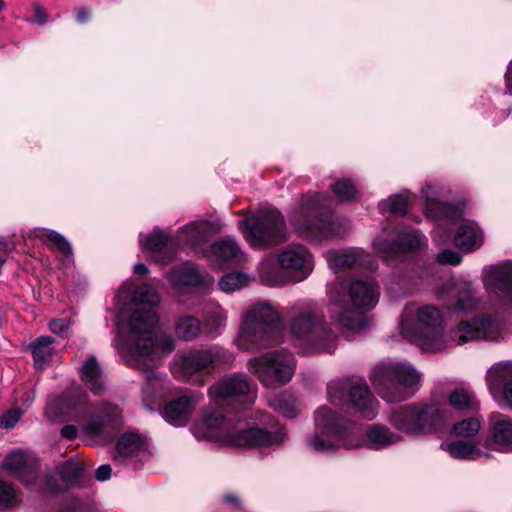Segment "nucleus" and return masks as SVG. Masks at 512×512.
<instances>
[{"instance_id":"obj_52","label":"nucleus","mask_w":512,"mask_h":512,"mask_svg":"<svg viewBox=\"0 0 512 512\" xmlns=\"http://www.w3.org/2000/svg\"><path fill=\"white\" fill-rule=\"evenodd\" d=\"M57 476H59L57 471L46 474L44 484L45 491L56 493L62 489L61 484L58 482Z\"/></svg>"},{"instance_id":"obj_18","label":"nucleus","mask_w":512,"mask_h":512,"mask_svg":"<svg viewBox=\"0 0 512 512\" xmlns=\"http://www.w3.org/2000/svg\"><path fill=\"white\" fill-rule=\"evenodd\" d=\"M2 467L25 485L35 483L40 471V463L36 455L22 450L7 454L3 459Z\"/></svg>"},{"instance_id":"obj_59","label":"nucleus","mask_w":512,"mask_h":512,"mask_svg":"<svg viewBox=\"0 0 512 512\" xmlns=\"http://www.w3.org/2000/svg\"><path fill=\"white\" fill-rule=\"evenodd\" d=\"M505 84L509 93L512 94V64L508 66V69L505 74Z\"/></svg>"},{"instance_id":"obj_33","label":"nucleus","mask_w":512,"mask_h":512,"mask_svg":"<svg viewBox=\"0 0 512 512\" xmlns=\"http://www.w3.org/2000/svg\"><path fill=\"white\" fill-rule=\"evenodd\" d=\"M175 336L185 342H192L204 335L202 322L194 315H183L174 324Z\"/></svg>"},{"instance_id":"obj_2","label":"nucleus","mask_w":512,"mask_h":512,"mask_svg":"<svg viewBox=\"0 0 512 512\" xmlns=\"http://www.w3.org/2000/svg\"><path fill=\"white\" fill-rule=\"evenodd\" d=\"M158 321L156 311L135 309L127 323L130 337L125 342L129 365L143 371L147 388L151 391L161 385V378L156 370L160 354H170L175 349V341L171 335L154 333Z\"/></svg>"},{"instance_id":"obj_56","label":"nucleus","mask_w":512,"mask_h":512,"mask_svg":"<svg viewBox=\"0 0 512 512\" xmlns=\"http://www.w3.org/2000/svg\"><path fill=\"white\" fill-rule=\"evenodd\" d=\"M60 434L67 440H74L77 437L78 429L75 425H65L61 428Z\"/></svg>"},{"instance_id":"obj_46","label":"nucleus","mask_w":512,"mask_h":512,"mask_svg":"<svg viewBox=\"0 0 512 512\" xmlns=\"http://www.w3.org/2000/svg\"><path fill=\"white\" fill-rule=\"evenodd\" d=\"M408 199L404 195H394L380 203L382 212H389L394 215L403 216L407 212Z\"/></svg>"},{"instance_id":"obj_36","label":"nucleus","mask_w":512,"mask_h":512,"mask_svg":"<svg viewBox=\"0 0 512 512\" xmlns=\"http://www.w3.org/2000/svg\"><path fill=\"white\" fill-rule=\"evenodd\" d=\"M453 303L449 308L454 311L470 312L475 309L477 301L470 283L464 282L455 286Z\"/></svg>"},{"instance_id":"obj_14","label":"nucleus","mask_w":512,"mask_h":512,"mask_svg":"<svg viewBox=\"0 0 512 512\" xmlns=\"http://www.w3.org/2000/svg\"><path fill=\"white\" fill-rule=\"evenodd\" d=\"M248 366L264 386L279 387L291 380L295 359L286 350L273 351L251 359Z\"/></svg>"},{"instance_id":"obj_55","label":"nucleus","mask_w":512,"mask_h":512,"mask_svg":"<svg viewBox=\"0 0 512 512\" xmlns=\"http://www.w3.org/2000/svg\"><path fill=\"white\" fill-rule=\"evenodd\" d=\"M112 468L109 464L99 466L95 471V477L98 481H105L111 477Z\"/></svg>"},{"instance_id":"obj_15","label":"nucleus","mask_w":512,"mask_h":512,"mask_svg":"<svg viewBox=\"0 0 512 512\" xmlns=\"http://www.w3.org/2000/svg\"><path fill=\"white\" fill-rule=\"evenodd\" d=\"M425 240L422 233L410 227L401 230L385 227L373 240V246L378 255L389 263L418 249Z\"/></svg>"},{"instance_id":"obj_4","label":"nucleus","mask_w":512,"mask_h":512,"mask_svg":"<svg viewBox=\"0 0 512 512\" xmlns=\"http://www.w3.org/2000/svg\"><path fill=\"white\" fill-rule=\"evenodd\" d=\"M379 298L378 285L373 280H354L340 283L330 306L331 317L342 327L356 331L362 328L356 310H372Z\"/></svg>"},{"instance_id":"obj_29","label":"nucleus","mask_w":512,"mask_h":512,"mask_svg":"<svg viewBox=\"0 0 512 512\" xmlns=\"http://www.w3.org/2000/svg\"><path fill=\"white\" fill-rule=\"evenodd\" d=\"M56 340L52 336H40L27 345V350L33 357L34 368L43 371L51 361L56 349Z\"/></svg>"},{"instance_id":"obj_44","label":"nucleus","mask_w":512,"mask_h":512,"mask_svg":"<svg viewBox=\"0 0 512 512\" xmlns=\"http://www.w3.org/2000/svg\"><path fill=\"white\" fill-rule=\"evenodd\" d=\"M480 427V421L475 417H470L455 423L451 428V434L455 436L470 438L479 432Z\"/></svg>"},{"instance_id":"obj_27","label":"nucleus","mask_w":512,"mask_h":512,"mask_svg":"<svg viewBox=\"0 0 512 512\" xmlns=\"http://www.w3.org/2000/svg\"><path fill=\"white\" fill-rule=\"evenodd\" d=\"M258 274L260 281L269 286H282L288 282L287 272L281 266L279 258L267 255L259 264Z\"/></svg>"},{"instance_id":"obj_35","label":"nucleus","mask_w":512,"mask_h":512,"mask_svg":"<svg viewBox=\"0 0 512 512\" xmlns=\"http://www.w3.org/2000/svg\"><path fill=\"white\" fill-rule=\"evenodd\" d=\"M448 404L456 411L474 412L479 409V403L474 393L465 388H455L448 396Z\"/></svg>"},{"instance_id":"obj_38","label":"nucleus","mask_w":512,"mask_h":512,"mask_svg":"<svg viewBox=\"0 0 512 512\" xmlns=\"http://www.w3.org/2000/svg\"><path fill=\"white\" fill-rule=\"evenodd\" d=\"M36 238L41 239L49 246H55L70 261L73 258L72 247L70 243L58 232L44 228L34 230Z\"/></svg>"},{"instance_id":"obj_30","label":"nucleus","mask_w":512,"mask_h":512,"mask_svg":"<svg viewBox=\"0 0 512 512\" xmlns=\"http://www.w3.org/2000/svg\"><path fill=\"white\" fill-rule=\"evenodd\" d=\"M482 241V232L473 222L460 225L454 235L455 245L464 252H471L479 248Z\"/></svg>"},{"instance_id":"obj_31","label":"nucleus","mask_w":512,"mask_h":512,"mask_svg":"<svg viewBox=\"0 0 512 512\" xmlns=\"http://www.w3.org/2000/svg\"><path fill=\"white\" fill-rule=\"evenodd\" d=\"M57 474L63 483L72 487H85L90 480L83 464L72 459L59 464L57 466Z\"/></svg>"},{"instance_id":"obj_19","label":"nucleus","mask_w":512,"mask_h":512,"mask_svg":"<svg viewBox=\"0 0 512 512\" xmlns=\"http://www.w3.org/2000/svg\"><path fill=\"white\" fill-rule=\"evenodd\" d=\"M498 324L489 316L475 317L460 322L453 331V339L457 345L474 340L494 341L498 336Z\"/></svg>"},{"instance_id":"obj_64","label":"nucleus","mask_w":512,"mask_h":512,"mask_svg":"<svg viewBox=\"0 0 512 512\" xmlns=\"http://www.w3.org/2000/svg\"><path fill=\"white\" fill-rule=\"evenodd\" d=\"M5 7V2L3 0H0V11H2Z\"/></svg>"},{"instance_id":"obj_13","label":"nucleus","mask_w":512,"mask_h":512,"mask_svg":"<svg viewBox=\"0 0 512 512\" xmlns=\"http://www.w3.org/2000/svg\"><path fill=\"white\" fill-rule=\"evenodd\" d=\"M234 361L232 352L219 345H212L205 349H192L182 355L174 371L179 379L190 382L198 374L228 369Z\"/></svg>"},{"instance_id":"obj_51","label":"nucleus","mask_w":512,"mask_h":512,"mask_svg":"<svg viewBox=\"0 0 512 512\" xmlns=\"http://www.w3.org/2000/svg\"><path fill=\"white\" fill-rule=\"evenodd\" d=\"M436 261L440 264L458 265L461 256L452 249H445L436 256Z\"/></svg>"},{"instance_id":"obj_54","label":"nucleus","mask_w":512,"mask_h":512,"mask_svg":"<svg viewBox=\"0 0 512 512\" xmlns=\"http://www.w3.org/2000/svg\"><path fill=\"white\" fill-rule=\"evenodd\" d=\"M33 7L35 13L34 21L39 25H44L48 21V14L45 8L38 3H35Z\"/></svg>"},{"instance_id":"obj_6","label":"nucleus","mask_w":512,"mask_h":512,"mask_svg":"<svg viewBox=\"0 0 512 512\" xmlns=\"http://www.w3.org/2000/svg\"><path fill=\"white\" fill-rule=\"evenodd\" d=\"M203 425L207 429L204 436L219 439L226 445L239 448H265L279 445L284 432L279 426L273 430L266 428L235 429L229 428L224 414L217 410L205 411Z\"/></svg>"},{"instance_id":"obj_49","label":"nucleus","mask_w":512,"mask_h":512,"mask_svg":"<svg viewBox=\"0 0 512 512\" xmlns=\"http://www.w3.org/2000/svg\"><path fill=\"white\" fill-rule=\"evenodd\" d=\"M22 411L18 408L7 410L0 418V426L6 429L13 428L20 420Z\"/></svg>"},{"instance_id":"obj_42","label":"nucleus","mask_w":512,"mask_h":512,"mask_svg":"<svg viewBox=\"0 0 512 512\" xmlns=\"http://www.w3.org/2000/svg\"><path fill=\"white\" fill-rule=\"evenodd\" d=\"M332 191L341 202H351L356 199L358 189L355 182L348 178H339L332 185Z\"/></svg>"},{"instance_id":"obj_39","label":"nucleus","mask_w":512,"mask_h":512,"mask_svg":"<svg viewBox=\"0 0 512 512\" xmlns=\"http://www.w3.org/2000/svg\"><path fill=\"white\" fill-rule=\"evenodd\" d=\"M453 458L463 460H476L482 456V452L471 442L456 440L441 446Z\"/></svg>"},{"instance_id":"obj_45","label":"nucleus","mask_w":512,"mask_h":512,"mask_svg":"<svg viewBox=\"0 0 512 512\" xmlns=\"http://www.w3.org/2000/svg\"><path fill=\"white\" fill-rule=\"evenodd\" d=\"M20 502L15 487L0 479V510L14 508Z\"/></svg>"},{"instance_id":"obj_7","label":"nucleus","mask_w":512,"mask_h":512,"mask_svg":"<svg viewBox=\"0 0 512 512\" xmlns=\"http://www.w3.org/2000/svg\"><path fill=\"white\" fill-rule=\"evenodd\" d=\"M280 335L278 312L269 304L257 303L242 316L237 345L241 350L255 352L276 345Z\"/></svg>"},{"instance_id":"obj_10","label":"nucleus","mask_w":512,"mask_h":512,"mask_svg":"<svg viewBox=\"0 0 512 512\" xmlns=\"http://www.w3.org/2000/svg\"><path fill=\"white\" fill-rule=\"evenodd\" d=\"M239 228L253 247L269 248L287 240V227L281 211L258 209L239 221Z\"/></svg>"},{"instance_id":"obj_9","label":"nucleus","mask_w":512,"mask_h":512,"mask_svg":"<svg viewBox=\"0 0 512 512\" xmlns=\"http://www.w3.org/2000/svg\"><path fill=\"white\" fill-rule=\"evenodd\" d=\"M450 412L434 404H406L393 409L391 425L407 435H427L436 432L450 421Z\"/></svg>"},{"instance_id":"obj_62","label":"nucleus","mask_w":512,"mask_h":512,"mask_svg":"<svg viewBox=\"0 0 512 512\" xmlns=\"http://www.w3.org/2000/svg\"><path fill=\"white\" fill-rule=\"evenodd\" d=\"M445 230L441 225H439L434 231H433V238L436 242H444V239L441 238V234L444 233Z\"/></svg>"},{"instance_id":"obj_12","label":"nucleus","mask_w":512,"mask_h":512,"mask_svg":"<svg viewBox=\"0 0 512 512\" xmlns=\"http://www.w3.org/2000/svg\"><path fill=\"white\" fill-rule=\"evenodd\" d=\"M329 401L346 412L372 420L377 415V400L373 397L367 383L362 381H335L327 386Z\"/></svg>"},{"instance_id":"obj_58","label":"nucleus","mask_w":512,"mask_h":512,"mask_svg":"<svg viewBox=\"0 0 512 512\" xmlns=\"http://www.w3.org/2000/svg\"><path fill=\"white\" fill-rule=\"evenodd\" d=\"M224 502L234 508H240V499L234 494H227L224 496Z\"/></svg>"},{"instance_id":"obj_40","label":"nucleus","mask_w":512,"mask_h":512,"mask_svg":"<svg viewBox=\"0 0 512 512\" xmlns=\"http://www.w3.org/2000/svg\"><path fill=\"white\" fill-rule=\"evenodd\" d=\"M270 406L287 418H295L299 413V403L289 392H281L270 400Z\"/></svg>"},{"instance_id":"obj_20","label":"nucleus","mask_w":512,"mask_h":512,"mask_svg":"<svg viewBox=\"0 0 512 512\" xmlns=\"http://www.w3.org/2000/svg\"><path fill=\"white\" fill-rule=\"evenodd\" d=\"M485 446L495 451L512 452V418L493 412L488 418V434Z\"/></svg>"},{"instance_id":"obj_47","label":"nucleus","mask_w":512,"mask_h":512,"mask_svg":"<svg viewBox=\"0 0 512 512\" xmlns=\"http://www.w3.org/2000/svg\"><path fill=\"white\" fill-rule=\"evenodd\" d=\"M433 207L437 212L438 218L457 221L462 217L461 209L453 204L447 202H436L434 204H430V209Z\"/></svg>"},{"instance_id":"obj_11","label":"nucleus","mask_w":512,"mask_h":512,"mask_svg":"<svg viewBox=\"0 0 512 512\" xmlns=\"http://www.w3.org/2000/svg\"><path fill=\"white\" fill-rule=\"evenodd\" d=\"M290 331L314 352L333 354L336 350L337 337L314 305H308L292 319Z\"/></svg>"},{"instance_id":"obj_5","label":"nucleus","mask_w":512,"mask_h":512,"mask_svg":"<svg viewBox=\"0 0 512 512\" xmlns=\"http://www.w3.org/2000/svg\"><path fill=\"white\" fill-rule=\"evenodd\" d=\"M401 333L422 350L438 352L444 347L442 314L432 305H406L400 321Z\"/></svg>"},{"instance_id":"obj_43","label":"nucleus","mask_w":512,"mask_h":512,"mask_svg":"<svg viewBox=\"0 0 512 512\" xmlns=\"http://www.w3.org/2000/svg\"><path fill=\"white\" fill-rule=\"evenodd\" d=\"M249 277L243 272H230L221 277L218 282L219 288L224 292H234L245 287Z\"/></svg>"},{"instance_id":"obj_16","label":"nucleus","mask_w":512,"mask_h":512,"mask_svg":"<svg viewBox=\"0 0 512 512\" xmlns=\"http://www.w3.org/2000/svg\"><path fill=\"white\" fill-rule=\"evenodd\" d=\"M208 394L217 406L251 405L255 400L249 377L243 373L223 376L208 389Z\"/></svg>"},{"instance_id":"obj_37","label":"nucleus","mask_w":512,"mask_h":512,"mask_svg":"<svg viewBox=\"0 0 512 512\" xmlns=\"http://www.w3.org/2000/svg\"><path fill=\"white\" fill-rule=\"evenodd\" d=\"M213 255L221 263H240L243 253L237 243L231 239H223L212 245Z\"/></svg>"},{"instance_id":"obj_22","label":"nucleus","mask_w":512,"mask_h":512,"mask_svg":"<svg viewBox=\"0 0 512 512\" xmlns=\"http://www.w3.org/2000/svg\"><path fill=\"white\" fill-rule=\"evenodd\" d=\"M167 278L170 285L176 290L204 287L212 280L207 273L201 271L191 262L173 267Z\"/></svg>"},{"instance_id":"obj_24","label":"nucleus","mask_w":512,"mask_h":512,"mask_svg":"<svg viewBox=\"0 0 512 512\" xmlns=\"http://www.w3.org/2000/svg\"><path fill=\"white\" fill-rule=\"evenodd\" d=\"M487 382L491 389L502 388L505 401L512 407V362L493 365L487 373Z\"/></svg>"},{"instance_id":"obj_8","label":"nucleus","mask_w":512,"mask_h":512,"mask_svg":"<svg viewBox=\"0 0 512 512\" xmlns=\"http://www.w3.org/2000/svg\"><path fill=\"white\" fill-rule=\"evenodd\" d=\"M370 380L378 395L387 402H401L414 394L420 374L409 364L382 362L370 374Z\"/></svg>"},{"instance_id":"obj_32","label":"nucleus","mask_w":512,"mask_h":512,"mask_svg":"<svg viewBox=\"0 0 512 512\" xmlns=\"http://www.w3.org/2000/svg\"><path fill=\"white\" fill-rule=\"evenodd\" d=\"M227 313L217 304L208 307L202 323L204 335L209 339L217 338L226 326Z\"/></svg>"},{"instance_id":"obj_61","label":"nucleus","mask_w":512,"mask_h":512,"mask_svg":"<svg viewBox=\"0 0 512 512\" xmlns=\"http://www.w3.org/2000/svg\"><path fill=\"white\" fill-rule=\"evenodd\" d=\"M133 271L135 274L140 276L147 275L149 272L147 266L143 263H137L136 265H134Z\"/></svg>"},{"instance_id":"obj_63","label":"nucleus","mask_w":512,"mask_h":512,"mask_svg":"<svg viewBox=\"0 0 512 512\" xmlns=\"http://www.w3.org/2000/svg\"><path fill=\"white\" fill-rule=\"evenodd\" d=\"M35 398V395H34V392L31 391L27 394V398L25 400V402H29V403H32V401L34 400Z\"/></svg>"},{"instance_id":"obj_28","label":"nucleus","mask_w":512,"mask_h":512,"mask_svg":"<svg viewBox=\"0 0 512 512\" xmlns=\"http://www.w3.org/2000/svg\"><path fill=\"white\" fill-rule=\"evenodd\" d=\"M487 282L512 305V263L490 266L486 270Z\"/></svg>"},{"instance_id":"obj_34","label":"nucleus","mask_w":512,"mask_h":512,"mask_svg":"<svg viewBox=\"0 0 512 512\" xmlns=\"http://www.w3.org/2000/svg\"><path fill=\"white\" fill-rule=\"evenodd\" d=\"M116 455L114 460L120 457L139 456L146 451V443L144 439L136 433H124L116 442Z\"/></svg>"},{"instance_id":"obj_3","label":"nucleus","mask_w":512,"mask_h":512,"mask_svg":"<svg viewBox=\"0 0 512 512\" xmlns=\"http://www.w3.org/2000/svg\"><path fill=\"white\" fill-rule=\"evenodd\" d=\"M288 219L296 231L306 238L322 240L339 235L330 197L325 192L301 195L289 209Z\"/></svg>"},{"instance_id":"obj_57","label":"nucleus","mask_w":512,"mask_h":512,"mask_svg":"<svg viewBox=\"0 0 512 512\" xmlns=\"http://www.w3.org/2000/svg\"><path fill=\"white\" fill-rule=\"evenodd\" d=\"M90 15H91L90 9H88L86 7H82L76 11L75 19L79 24H84L89 20Z\"/></svg>"},{"instance_id":"obj_1","label":"nucleus","mask_w":512,"mask_h":512,"mask_svg":"<svg viewBox=\"0 0 512 512\" xmlns=\"http://www.w3.org/2000/svg\"><path fill=\"white\" fill-rule=\"evenodd\" d=\"M314 420L315 435L307 442L316 452L360 446L380 450L401 440V436L382 425H370L363 432L359 424L336 414L327 406H321L315 411Z\"/></svg>"},{"instance_id":"obj_17","label":"nucleus","mask_w":512,"mask_h":512,"mask_svg":"<svg viewBox=\"0 0 512 512\" xmlns=\"http://www.w3.org/2000/svg\"><path fill=\"white\" fill-rule=\"evenodd\" d=\"M121 425V409L115 404L102 401L91 412L88 421L83 426V431L88 436L109 440L113 438Z\"/></svg>"},{"instance_id":"obj_41","label":"nucleus","mask_w":512,"mask_h":512,"mask_svg":"<svg viewBox=\"0 0 512 512\" xmlns=\"http://www.w3.org/2000/svg\"><path fill=\"white\" fill-rule=\"evenodd\" d=\"M131 300L135 304H144L148 305L149 308L147 310L155 311L154 307H156L160 301L159 295L157 291L148 284H142L137 286L131 295ZM143 311H146L144 308H140Z\"/></svg>"},{"instance_id":"obj_21","label":"nucleus","mask_w":512,"mask_h":512,"mask_svg":"<svg viewBox=\"0 0 512 512\" xmlns=\"http://www.w3.org/2000/svg\"><path fill=\"white\" fill-rule=\"evenodd\" d=\"M285 271H293L294 281L304 280L312 271L311 254L300 244H290L277 256Z\"/></svg>"},{"instance_id":"obj_48","label":"nucleus","mask_w":512,"mask_h":512,"mask_svg":"<svg viewBox=\"0 0 512 512\" xmlns=\"http://www.w3.org/2000/svg\"><path fill=\"white\" fill-rule=\"evenodd\" d=\"M358 260V255L353 251L335 253L330 259L331 265L340 269L351 268L358 264Z\"/></svg>"},{"instance_id":"obj_26","label":"nucleus","mask_w":512,"mask_h":512,"mask_svg":"<svg viewBox=\"0 0 512 512\" xmlns=\"http://www.w3.org/2000/svg\"><path fill=\"white\" fill-rule=\"evenodd\" d=\"M79 376L94 395H101L105 391V376L95 356L91 355L84 361L80 367Z\"/></svg>"},{"instance_id":"obj_53","label":"nucleus","mask_w":512,"mask_h":512,"mask_svg":"<svg viewBox=\"0 0 512 512\" xmlns=\"http://www.w3.org/2000/svg\"><path fill=\"white\" fill-rule=\"evenodd\" d=\"M49 329L52 333L62 336L68 329V325L64 319H55L50 322Z\"/></svg>"},{"instance_id":"obj_25","label":"nucleus","mask_w":512,"mask_h":512,"mask_svg":"<svg viewBox=\"0 0 512 512\" xmlns=\"http://www.w3.org/2000/svg\"><path fill=\"white\" fill-rule=\"evenodd\" d=\"M193 409V397L182 395L166 403L163 418L176 427L184 426L189 421Z\"/></svg>"},{"instance_id":"obj_60","label":"nucleus","mask_w":512,"mask_h":512,"mask_svg":"<svg viewBox=\"0 0 512 512\" xmlns=\"http://www.w3.org/2000/svg\"><path fill=\"white\" fill-rule=\"evenodd\" d=\"M14 249V245H12L9 241L4 238H0V251L8 254Z\"/></svg>"},{"instance_id":"obj_50","label":"nucleus","mask_w":512,"mask_h":512,"mask_svg":"<svg viewBox=\"0 0 512 512\" xmlns=\"http://www.w3.org/2000/svg\"><path fill=\"white\" fill-rule=\"evenodd\" d=\"M59 512H93V508L84 501L73 498L67 501Z\"/></svg>"},{"instance_id":"obj_23","label":"nucleus","mask_w":512,"mask_h":512,"mask_svg":"<svg viewBox=\"0 0 512 512\" xmlns=\"http://www.w3.org/2000/svg\"><path fill=\"white\" fill-rule=\"evenodd\" d=\"M144 245L151 252L153 260L161 265H167L176 255L175 241L164 232L149 235Z\"/></svg>"}]
</instances>
